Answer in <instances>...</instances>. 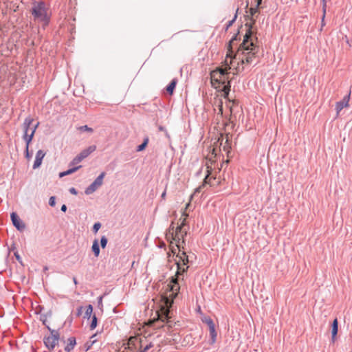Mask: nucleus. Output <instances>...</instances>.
Wrapping results in <instances>:
<instances>
[{
    "label": "nucleus",
    "instance_id": "obj_1",
    "mask_svg": "<svg viewBox=\"0 0 352 352\" xmlns=\"http://www.w3.org/2000/svg\"><path fill=\"white\" fill-rule=\"evenodd\" d=\"M187 232L184 230L181 226H177L174 230V228H170L168 232L166 234V239L170 241V247L171 252L176 254V263L177 265V271L175 278H173L172 280L168 285L167 291L164 296L166 306H171L174 298L177 296L179 291V285L178 281L179 276L182 273L186 272L188 266H185L188 263V256L181 248L184 249L182 245L184 243V236Z\"/></svg>",
    "mask_w": 352,
    "mask_h": 352
},
{
    "label": "nucleus",
    "instance_id": "obj_2",
    "mask_svg": "<svg viewBox=\"0 0 352 352\" xmlns=\"http://www.w3.org/2000/svg\"><path fill=\"white\" fill-rule=\"evenodd\" d=\"M259 7H252L250 8V14L252 17V23L245 33L242 43L239 47L237 56L242 60L243 63H252L258 52V47L254 43L252 33L253 25L255 23L254 16H257L259 13Z\"/></svg>",
    "mask_w": 352,
    "mask_h": 352
},
{
    "label": "nucleus",
    "instance_id": "obj_3",
    "mask_svg": "<svg viewBox=\"0 0 352 352\" xmlns=\"http://www.w3.org/2000/svg\"><path fill=\"white\" fill-rule=\"evenodd\" d=\"M31 14L34 21L46 26L50 19L51 13L49 7L43 1H35L32 3Z\"/></svg>",
    "mask_w": 352,
    "mask_h": 352
},
{
    "label": "nucleus",
    "instance_id": "obj_4",
    "mask_svg": "<svg viewBox=\"0 0 352 352\" xmlns=\"http://www.w3.org/2000/svg\"><path fill=\"white\" fill-rule=\"evenodd\" d=\"M211 149V156L209 155L207 156V159H209V161L206 162V175L204 178V183L202 186L198 187L196 190V192H200L201 188L204 186L206 184H208L210 186H213L215 185L219 184V182H216V177L213 175V168H212V164L214 161L212 160V157L214 156V157L217 155V150L215 148H210Z\"/></svg>",
    "mask_w": 352,
    "mask_h": 352
},
{
    "label": "nucleus",
    "instance_id": "obj_5",
    "mask_svg": "<svg viewBox=\"0 0 352 352\" xmlns=\"http://www.w3.org/2000/svg\"><path fill=\"white\" fill-rule=\"evenodd\" d=\"M210 78L212 83L218 82L219 84H226L228 82V73L227 68L218 67L210 73Z\"/></svg>",
    "mask_w": 352,
    "mask_h": 352
},
{
    "label": "nucleus",
    "instance_id": "obj_6",
    "mask_svg": "<svg viewBox=\"0 0 352 352\" xmlns=\"http://www.w3.org/2000/svg\"><path fill=\"white\" fill-rule=\"evenodd\" d=\"M238 34H236L233 36V38L230 40V43H229V45H228V53L226 54V59L224 60V64L226 65V67L225 68H227V71L228 69H230V65L232 64V58H238L242 64H249L248 63H243L242 62V60L239 58V56H237L238 54V52H236V53L233 56L232 55V47L234 45V43L236 41H237L238 39ZM239 51V50H237Z\"/></svg>",
    "mask_w": 352,
    "mask_h": 352
},
{
    "label": "nucleus",
    "instance_id": "obj_7",
    "mask_svg": "<svg viewBox=\"0 0 352 352\" xmlns=\"http://www.w3.org/2000/svg\"><path fill=\"white\" fill-rule=\"evenodd\" d=\"M146 341V338L141 337L140 336H131L129 339L126 346L125 349H128L130 350H133L135 349L139 348L142 349L143 347V344Z\"/></svg>",
    "mask_w": 352,
    "mask_h": 352
},
{
    "label": "nucleus",
    "instance_id": "obj_8",
    "mask_svg": "<svg viewBox=\"0 0 352 352\" xmlns=\"http://www.w3.org/2000/svg\"><path fill=\"white\" fill-rule=\"evenodd\" d=\"M58 333L55 331H52L49 336H46L44 338V344L48 349L52 350L58 344Z\"/></svg>",
    "mask_w": 352,
    "mask_h": 352
},
{
    "label": "nucleus",
    "instance_id": "obj_9",
    "mask_svg": "<svg viewBox=\"0 0 352 352\" xmlns=\"http://www.w3.org/2000/svg\"><path fill=\"white\" fill-rule=\"evenodd\" d=\"M96 149L94 145L89 146L87 148L82 151L74 160L71 162L70 166L76 165L80 163L82 160L88 157L91 153Z\"/></svg>",
    "mask_w": 352,
    "mask_h": 352
},
{
    "label": "nucleus",
    "instance_id": "obj_10",
    "mask_svg": "<svg viewBox=\"0 0 352 352\" xmlns=\"http://www.w3.org/2000/svg\"><path fill=\"white\" fill-rule=\"evenodd\" d=\"M33 119L32 118H25L23 124V128L24 130V134L23 135V138L24 139V137L25 134L30 135L32 130L34 129V134L35 133V131L38 126V122L36 124L33 125Z\"/></svg>",
    "mask_w": 352,
    "mask_h": 352
},
{
    "label": "nucleus",
    "instance_id": "obj_11",
    "mask_svg": "<svg viewBox=\"0 0 352 352\" xmlns=\"http://www.w3.org/2000/svg\"><path fill=\"white\" fill-rule=\"evenodd\" d=\"M105 173L102 172L100 175L94 180V182L85 190V193L89 195L93 193L98 188L102 186L103 183V179L104 177Z\"/></svg>",
    "mask_w": 352,
    "mask_h": 352
},
{
    "label": "nucleus",
    "instance_id": "obj_12",
    "mask_svg": "<svg viewBox=\"0 0 352 352\" xmlns=\"http://www.w3.org/2000/svg\"><path fill=\"white\" fill-rule=\"evenodd\" d=\"M218 142H219V151H224L226 153L228 157L229 156V153H230L231 149V143L228 140V137L226 138L221 137L218 139Z\"/></svg>",
    "mask_w": 352,
    "mask_h": 352
},
{
    "label": "nucleus",
    "instance_id": "obj_13",
    "mask_svg": "<svg viewBox=\"0 0 352 352\" xmlns=\"http://www.w3.org/2000/svg\"><path fill=\"white\" fill-rule=\"evenodd\" d=\"M349 100H350V94L344 96L342 99V100L336 102V109L337 111V114H338L341 110L343 109L344 107H348L349 106Z\"/></svg>",
    "mask_w": 352,
    "mask_h": 352
},
{
    "label": "nucleus",
    "instance_id": "obj_14",
    "mask_svg": "<svg viewBox=\"0 0 352 352\" xmlns=\"http://www.w3.org/2000/svg\"><path fill=\"white\" fill-rule=\"evenodd\" d=\"M11 219L12 221L13 225L19 230H23L25 228V224L21 222V219L18 217V215L12 212L11 214Z\"/></svg>",
    "mask_w": 352,
    "mask_h": 352
},
{
    "label": "nucleus",
    "instance_id": "obj_15",
    "mask_svg": "<svg viewBox=\"0 0 352 352\" xmlns=\"http://www.w3.org/2000/svg\"><path fill=\"white\" fill-rule=\"evenodd\" d=\"M45 153L43 151L39 150L37 151V153L36 154L34 163L33 164L34 169L38 168L41 165L42 160H43V157H45Z\"/></svg>",
    "mask_w": 352,
    "mask_h": 352
},
{
    "label": "nucleus",
    "instance_id": "obj_16",
    "mask_svg": "<svg viewBox=\"0 0 352 352\" xmlns=\"http://www.w3.org/2000/svg\"><path fill=\"white\" fill-rule=\"evenodd\" d=\"M33 137H34V129L32 130V131L30 135L25 134V135L24 137V140L26 142L25 157L28 160L30 159V157H31V155H30V154L29 153V146H30V142L32 140Z\"/></svg>",
    "mask_w": 352,
    "mask_h": 352
},
{
    "label": "nucleus",
    "instance_id": "obj_17",
    "mask_svg": "<svg viewBox=\"0 0 352 352\" xmlns=\"http://www.w3.org/2000/svg\"><path fill=\"white\" fill-rule=\"evenodd\" d=\"M338 331V321L337 318H335L333 321L331 326V340L333 342H335L336 340V336Z\"/></svg>",
    "mask_w": 352,
    "mask_h": 352
},
{
    "label": "nucleus",
    "instance_id": "obj_18",
    "mask_svg": "<svg viewBox=\"0 0 352 352\" xmlns=\"http://www.w3.org/2000/svg\"><path fill=\"white\" fill-rule=\"evenodd\" d=\"M214 110L216 111L217 109L218 110V114L222 115L223 114V102L221 99L217 98L214 100Z\"/></svg>",
    "mask_w": 352,
    "mask_h": 352
},
{
    "label": "nucleus",
    "instance_id": "obj_19",
    "mask_svg": "<svg viewBox=\"0 0 352 352\" xmlns=\"http://www.w3.org/2000/svg\"><path fill=\"white\" fill-rule=\"evenodd\" d=\"M67 342H68V343H67V346H65V350L67 352H70L74 349V346L76 345V339L74 337H71V338H68Z\"/></svg>",
    "mask_w": 352,
    "mask_h": 352
},
{
    "label": "nucleus",
    "instance_id": "obj_20",
    "mask_svg": "<svg viewBox=\"0 0 352 352\" xmlns=\"http://www.w3.org/2000/svg\"><path fill=\"white\" fill-rule=\"evenodd\" d=\"M168 311H166L164 313L162 314L161 315H159L158 320H162L163 322L164 320H166V326L168 327H171V324H170L171 321L168 319Z\"/></svg>",
    "mask_w": 352,
    "mask_h": 352
},
{
    "label": "nucleus",
    "instance_id": "obj_21",
    "mask_svg": "<svg viewBox=\"0 0 352 352\" xmlns=\"http://www.w3.org/2000/svg\"><path fill=\"white\" fill-rule=\"evenodd\" d=\"M177 82V79H173L170 84L167 86L166 91L170 95H172L173 94V91L175 88Z\"/></svg>",
    "mask_w": 352,
    "mask_h": 352
},
{
    "label": "nucleus",
    "instance_id": "obj_22",
    "mask_svg": "<svg viewBox=\"0 0 352 352\" xmlns=\"http://www.w3.org/2000/svg\"><path fill=\"white\" fill-rule=\"evenodd\" d=\"M91 249L94 253L95 256L98 257L100 254V248H99L98 241L97 239H95L94 241Z\"/></svg>",
    "mask_w": 352,
    "mask_h": 352
},
{
    "label": "nucleus",
    "instance_id": "obj_23",
    "mask_svg": "<svg viewBox=\"0 0 352 352\" xmlns=\"http://www.w3.org/2000/svg\"><path fill=\"white\" fill-rule=\"evenodd\" d=\"M80 168H81V166H76V167H74L72 168H70L66 171H64V172H61L59 174V177H63L64 176H66V175H70L74 172H76L77 170H78Z\"/></svg>",
    "mask_w": 352,
    "mask_h": 352
},
{
    "label": "nucleus",
    "instance_id": "obj_24",
    "mask_svg": "<svg viewBox=\"0 0 352 352\" xmlns=\"http://www.w3.org/2000/svg\"><path fill=\"white\" fill-rule=\"evenodd\" d=\"M210 334L211 336V342L214 344L216 342L217 338V332L215 331V327H212V328L209 329Z\"/></svg>",
    "mask_w": 352,
    "mask_h": 352
},
{
    "label": "nucleus",
    "instance_id": "obj_25",
    "mask_svg": "<svg viewBox=\"0 0 352 352\" xmlns=\"http://www.w3.org/2000/svg\"><path fill=\"white\" fill-rule=\"evenodd\" d=\"M153 346H154L153 341L150 340L148 342V340L146 339V341L143 344V347L142 349H144V351H146L147 352L150 349L153 348Z\"/></svg>",
    "mask_w": 352,
    "mask_h": 352
},
{
    "label": "nucleus",
    "instance_id": "obj_26",
    "mask_svg": "<svg viewBox=\"0 0 352 352\" xmlns=\"http://www.w3.org/2000/svg\"><path fill=\"white\" fill-rule=\"evenodd\" d=\"M93 312V307L91 305H89L87 308L85 313V317H87L88 318L91 317V314Z\"/></svg>",
    "mask_w": 352,
    "mask_h": 352
},
{
    "label": "nucleus",
    "instance_id": "obj_27",
    "mask_svg": "<svg viewBox=\"0 0 352 352\" xmlns=\"http://www.w3.org/2000/svg\"><path fill=\"white\" fill-rule=\"evenodd\" d=\"M203 321L208 324L209 329L212 328V327H215L212 320L210 317L205 318Z\"/></svg>",
    "mask_w": 352,
    "mask_h": 352
},
{
    "label": "nucleus",
    "instance_id": "obj_28",
    "mask_svg": "<svg viewBox=\"0 0 352 352\" xmlns=\"http://www.w3.org/2000/svg\"><path fill=\"white\" fill-rule=\"evenodd\" d=\"M97 326V318L96 316L94 315L93 317H92V321H91V323L90 324V328L91 329H94Z\"/></svg>",
    "mask_w": 352,
    "mask_h": 352
},
{
    "label": "nucleus",
    "instance_id": "obj_29",
    "mask_svg": "<svg viewBox=\"0 0 352 352\" xmlns=\"http://www.w3.org/2000/svg\"><path fill=\"white\" fill-rule=\"evenodd\" d=\"M148 139H146V140H145L144 141V142H143L142 144H141L140 145H139V146H138V149H137V150H138V151H141L144 150V149L145 148V147L146 146V145H147V144H148Z\"/></svg>",
    "mask_w": 352,
    "mask_h": 352
},
{
    "label": "nucleus",
    "instance_id": "obj_30",
    "mask_svg": "<svg viewBox=\"0 0 352 352\" xmlns=\"http://www.w3.org/2000/svg\"><path fill=\"white\" fill-rule=\"evenodd\" d=\"M107 244V239L106 236H103L100 240V245L102 248H105Z\"/></svg>",
    "mask_w": 352,
    "mask_h": 352
},
{
    "label": "nucleus",
    "instance_id": "obj_31",
    "mask_svg": "<svg viewBox=\"0 0 352 352\" xmlns=\"http://www.w3.org/2000/svg\"><path fill=\"white\" fill-rule=\"evenodd\" d=\"M190 205V200L189 201V202L186 205V208H185V210H186ZM188 217V214L186 212V210L183 211L182 212V218H184V217H186L187 219V217Z\"/></svg>",
    "mask_w": 352,
    "mask_h": 352
},
{
    "label": "nucleus",
    "instance_id": "obj_32",
    "mask_svg": "<svg viewBox=\"0 0 352 352\" xmlns=\"http://www.w3.org/2000/svg\"><path fill=\"white\" fill-rule=\"evenodd\" d=\"M100 227H101V224H100L99 222L96 223L94 225V226H93V230H94V232L95 233H96V232L98 231V230L100 228Z\"/></svg>",
    "mask_w": 352,
    "mask_h": 352
},
{
    "label": "nucleus",
    "instance_id": "obj_33",
    "mask_svg": "<svg viewBox=\"0 0 352 352\" xmlns=\"http://www.w3.org/2000/svg\"><path fill=\"white\" fill-rule=\"evenodd\" d=\"M325 16H326V14L322 13V16L321 19V28L320 29V32L322 30L323 27L325 25V22H324Z\"/></svg>",
    "mask_w": 352,
    "mask_h": 352
},
{
    "label": "nucleus",
    "instance_id": "obj_34",
    "mask_svg": "<svg viewBox=\"0 0 352 352\" xmlns=\"http://www.w3.org/2000/svg\"><path fill=\"white\" fill-rule=\"evenodd\" d=\"M322 12L323 14H326L327 12V1L326 0H322Z\"/></svg>",
    "mask_w": 352,
    "mask_h": 352
},
{
    "label": "nucleus",
    "instance_id": "obj_35",
    "mask_svg": "<svg viewBox=\"0 0 352 352\" xmlns=\"http://www.w3.org/2000/svg\"><path fill=\"white\" fill-rule=\"evenodd\" d=\"M55 197H51L50 198V200H49V204L51 206H55Z\"/></svg>",
    "mask_w": 352,
    "mask_h": 352
},
{
    "label": "nucleus",
    "instance_id": "obj_36",
    "mask_svg": "<svg viewBox=\"0 0 352 352\" xmlns=\"http://www.w3.org/2000/svg\"><path fill=\"white\" fill-rule=\"evenodd\" d=\"M81 129L85 131H87V132H93V129L89 126H87V125H85L81 127Z\"/></svg>",
    "mask_w": 352,
    "mask_h": 352
},
{
    "label": "nucleus",
    "instance_id": "obj_37",
    "mask_svg": "<svg viewBox=\"0 0 352 352\" xmlns=\"http://www.w3.org/2000/svg\"><path fill=\"white\" fill-rule=\"evenodd\" d=\"M179 220L181 221V223H180V225L179 226H181V228L183 229V227L186 224V217H184V218L181 217Z\"/></svg>",
    "mask_w": 352,
    "mask_h": 352
},
{
    "label": "nucleus",
    "instance_id": "obj_38",
    "mask_svg": "<svg viewBox=\"0 0 352 352\" xmlns=\"http://www.w3.org/2000/svg\"><path fill=\"white\" fill-rule=\"evenodd\" d=\"M230 90V86L228 85H225L223 87V91H224V93L226 95H228V91Z\"/></svg>",
    "mask_w": 352,
    "mask_h": 352
},
{
    "label": "nucleus",
    "instance_id": "obj_39",
    "mask_svg": "<svg viewBox=\"0 0 352 352\" xmlns=\"http://www.w3.org/2000/svg\"><path fill=\"white\" fill-rule=\"evenodd\" d=\"M236 18V15L234 16V17L232 20H231L228 22V24L227 25V29L232 25V23L235 21Z\"/></svg>",
    "mask_w": 352,
    "mask_h": 352
},
{
    "label": "nucleus",
    "instance_id": "obj_40",
    "mask_svg": "<svg viewBox=\"0 0 352 352\" xmlns=\"http://www.w3.org/2000/svg\"><path fill=\"white\" fill-rule=\"evenodd\" d=\"M69 192H70L72 194H73V195H77V191H76V190L74 188H71L69 189Z\"/></svg>",
    "mask_w": 352,
    "mask_h": 352
},
{
    "label": "nucleus",
    "instance_id": "obj_41",
    "mask_svg": "<svg viewBox=\"0 0 352 352\" xmlns=\"http://www.w3.org/2000/svg\"><path fill=\"white\" fill-rule=\"evenodd\" d=\"M254 2L255 6H256V7H259L260 5L261 4L262 0H254Z\"/></svg>",
    "mask_w": 352,
    "mask_h": 352
},
{
    "label": "nucleus",
    "instance_id": "obj_42",
    "mask_svg": "<svg viewBox=\"0 0 352 352\" xmlns=\"http://www.w3.org/2000/svg\"><path fill=\"white\" fill-rule=\"evenodd\" d=\"M14 256H16L17 261L21 262V258H20V256L19 255V254L18 253H14Z\"/></svg>",
    "mask_w": 352,
    "mask_h": 352
},
{
    "label": "nucleus",
    "instance_id": "obj_43",
    "mask_svg": "<svg viewBox=\"0 0 352 352\" xmlns=\"http://www.w3.org/2000/svg\"><path fill=\"white\" fill-rule=\"evenodd\" d=\"M61 210L65 212L67 210V206L65 205H63L61 206Z\"/></svg>",
    "mask_w": 352,
    "mask_h": 352
},
{
    "label": "nucleus",
    "instance_id": "obj_44",
    "mask_svg": "<svg viewBox=\"0 0 352 352\" xmlns=\"http://www.w3.org/2000/svg\"><path fill=\"white\" fill-rule=\"evenodd\" d=\"M95 342H96L95 340H92L91 343L90 344H89V346L87 347L86 350L88 351L90 349V347L92 345V344L94 343Z\"/></svg>",
    "mask_w": 352,
    "mask_h": 352
},
{
    "label": "nucleus",
    "instance_id": "obj_45",
    "mask_svg": "<svg viewBox=\"0 0 352 352\" xmlns=\"http://www.w3.org/2000/svg\"><path fill=\"white\" fill-rule=\"evenodd\" d=\"M166 195V190H164V192L162 194V196H161L162 199H165Z\"/></svg>",
    "mask_w": 352,
    "mask_h": 352
},
{
    "label": "nucleus",
    "instance_id": "obj_46",
    "mask_svg": "<svg viewBox=\"0 0 352 352\" xmlns=\"http://www.w3.org/2000/svg\"><path fill=\"white\" fill-rule=\"evenodd\" d=\"M73 281H74V284H75V285H77V284H78V281H77V279H76V277H74V278H73Z\"/></svg>",
    "mask_w": 352,
    "mask_h": 352
},
{
    "label": "nucleus",
    "instance_id": "obj_47",
    "mask_svg": "<svg viewBox=\"0 0 352 352\" xmlns=\"http://www.w3.org/2000/svg\"><path fill=\"white\" fill-rule=\"evenodd\" d=\"M139 352H146L144 349H140Z\"/></svg>",
    "mask_w": 352,
    "mask_h": 352
}]
</instances>
